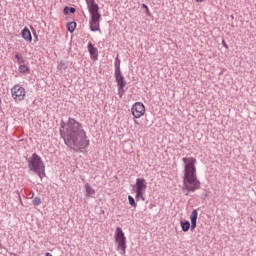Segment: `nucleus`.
<instances>
[{
    "mask_svg": "<svg viewBox=\"0 0 256 256\" xmlns=\"http://www.w3.org/2000/svg\"><path fill=\"white\" fill-rule=\"evenodd\" d=\"M59 131L65 146L76 153H83L84 149L89 147V138L83 128V123L75 118L69 117L66 122L61 120Z\"/></svg>",
    "mask_w": 256,
    "mask_h": 256,
    "instance_id": "f257e3e1",
    "label": "nucleus"
},
{
    "mask_svg": "<svg viewBox=\"0 0 256 256\" xmlns=\"http://www.w3.org/2000/svg\"><path fill=\"white\" fill-rule=\"evenodd\" d=\"M184 163V178L182 191L189 193H195L198 189H201V181L197 179V158L195 157H184L182 158Z\"/></svg>",
    "mask_w": 256,
    "mask_h": 256,
    "instance_id": "f03ea898",
    "label": "nucleus"
},
{
    "mask_svg": "<svg viewBox=\"0 0 256 256\" xmlns=\"http://www.w3.org/2000/svg\"><path fill=\"white\" fill-rule=\"evenodd\" d=\"M86 4L90 13V31H93L94 33L96 31H101V13L99 12V4L96 3L95 0H86Z\"/></svg>",
    "mask_w": 256,
    "mask_h": 256,
    "instance_id": "7ed1b4c3",
    "label": "nucleus"
},
{
    "mask_svg": "<svg viewBox=\"0 0 256 256\" xmlns=\"http://www.w3.org/2000/svg\"><path fill=\"white\" fill-rule=\"evenodd\" d=\"M27 163L29 171L36 173L40 179L46 177L45 162H43V159L37 153H33L32 156L27 159Z\"/></svg>",
    "mask_w": 256,
    "mask_h": 256,
    "instance_id": "20e7f679",
    "label": "nucleus"
},
{
    "mask_svg": "<svg viewBox=\"0 0 256 256\" xmlns=\"http://www.w3.org/2000/svg\"><path fill=\"white\" fill-rule=\"evenodd\" d=\"M115 241L118 243V250L120 249L121 255H125L127 251V238L121 227L116 228Z\"/></svg>",
    "mask_w": 256,
    "mask_h": 256,
    "instance_id": "39448f33",
    "label": "nucleus"
},
{
    "mask_svg": "<svg viewBox=\"0 0 256 256\" xmlns=\"http://www.w3.org/2000/svg\"><path fill=\"white\" fill-rule=\"evenodd\" d=\"M197 217H199V212H197L196 209H194L190 215V221L188 220H184L180 222L182 231H184V233H187V231H189V229H191V231H194L197 227Z\"/></svg>",
    "mask_w": 256,
    "mask_h": 256,
    "instance_id": "423d86ee",
    "label": "nucleus"
},
{
    "mask_svg": "<svg viewBox=\"0 0 256 256\" xmlns=\"http://www.w3.org/2000/svg\"><path fill=\"white\" fill-rule=\"evenodd\" d=\"M26 94H27V92L21 86V84H16L11 88L12 99H14L15 103L25 101Z\"/></svg>",
    "mask_w": 256,
    "mask_h": 256,
    "instance_id": "0eeeda50",
    "label": "nucleus"
},
{
    "mask_svg": "<svg viewBox=\"0 0 256 256\" xmlns=\"http://www.w3.org/2000/svg\"><path fill=\"white\" fill-rule=\"evenodd\" d=\"M131 113L135 119H141L145 115V105L141 102H136L132 105Z\"/></svg>",
    "mask_w": 256,
    "mask_h": 256,
    "instance_id": "6e6552de",
    "label": "nucleus"
},
{
    "mask_svg": "<svg viewBox=\"0 0 256 256\" xmlns=\"http://www.w3.org/2000/svg\"><path fill=\"white\" fill-rule=\"evenodd\" d=\"M133 191H147V180L145 178H137L136 183L132 186Z\"/></svg>",
    "mask_w": 256,
    "mask_h": 256,
    "instance_id": "1a4fd4ad",
    "label": "nucleus"
},
{
    "mask_svg": "<svg viewBox=\"0 0 256 256\" xmlns=\"http://www.w3.org/2000/svg\"><path fill=\"white\" fill-rule=\"evenodd\" d=\"M87 49L91 59L97 61L99 59V50L91 42L88 43Z\"/></svg>",
    "mask_w": 256,
    "mask_h": 256,
    "instance_id": "9d476101",
    "label": "nucleus"
},
{
    "mask_svg": "<svg viewBox=\"0 0 256 256\" xmlns=\"http://www.w3.org/2000/svg\"><path fill=\"white\" fill-rule=\"evenodd\" d=\"M114 77L116 79L117 87H125V85H127V82H125V76H123L121 71L115 72Z\"/></svg>",
    "mask_w": 256,
    "mask_h": 256,
    "instance_id": "9b49d317",
    "label": "nucleus"
},
{
    "mask_svg": "<svg viewBox=\"0 0 256 256\" xmlns=\"http://www.w3.org/2000/svg\"><path fill=\"white\" fill-rule=\"evenodd\" d=\"M22 38L24 41H27L28 43H31L33 41V36L31 35V30L26 26L21 31Z\"/></svg>",
    "mask_w": 256,
    "mask_h": 256,
    "instance_id": "f8f14e48",
    "label": "nucleus"
},
{
    "mask_svg": "<svg viewBox=\"0 0 256 256\" xmlns=\"http://www.w3.org/2000/svg\"><path fill=\"white\" fill-rule=\"evenodd\" d=\"M67 67H68V64L67 62L61 60L58 65H57V69L60 73H63L64 71H67Z\"/></svg>",
    "mask_w": 256,
    "mask_h": 256,
    "instance_id": "ddd939ff",
    "label": "nucleus"
},
{
    "mask_svg": "<svg viewBox=\"0 0 256 256\" xmlns=\"http://www.w3.org/2000/svg\"><path fill=\"white\" fill-rule=\"evenodd\" d=\"M114 69L115 73L121 71V59H119V55H117V57L115 58Z\"/></svg>",
    "mask_w": 256,
    "mask_h": 256,
    "instance_id": "4468645a",
    "label": "nucleus"
},
{
    "mask_svg": "<svg viewBox=\"0 0 256 256\" xmlns=\"http://www.w3.org/2000/svg\"><path fill=\"white\" fill-rule=\"evenodd\" d=\"M75 29H77V22L72 21L67 24V30L69 31V33H73Z\"/></svg>",
    "mask_w": 256,
    "mask_h": 256,
    "instance_id": "2eb2a0df",
    "label": "nucleus"
},
{
    "mask_svg": "<svg viewBox=\"0 0 256 256\" xmlns=\"http://www.w3.org/2000/svg\"><path fill=\"white\" fill-rule=\"evenodd\" d=\"M86 189V197H92V195L95 193V190L91 188V185L89 183L85 184Z\"/></svg>",
    "mask_w": 256,
    "mask_h": 256,
    "instance_id": "dca6fc26",
    "label": "nucleus"
},
{
    "mask_svg": "<svg viewBox=\"0 0 256 256\" xmlns=\"http://www.w3.org/2000/svg\"><path fill=\"white\" fill-rule=\"evenodd\" d=\"M14 57H15L18 65H22L23 63H25V58H23V55H21V53L16 52Z\"/></svg>",
    "mask_w": 256,
    "mask_h": 256,
    "instance_id": "f3484780",
    "label": "nucleus"
},
{
    "mask_svg": "<svg viewBox=\"0 0 256 256\" xmlns=\"http://www.w3.org/2000/svg\"><path fill=\"white\" fill-rule=\"evenodd\" d=\"M18 71L19 73H22L25 75V73H29L30 69H29V66L25 64H20V66L18 67Z\"/></svg>",
    "mask_w": 256,
    "mask_h": 256,
    "instance_id": "a211bd4d",
    "label": "nucleus"
},
{
    "mask_svg": "<svg viewBox=\"0 0 256 256\" xmlns=\"http://www.w3.org/2000/svg\"><path fill=\"white\" fill-rule=\"evenodd\" d=\"M75 11H77L75 9V7H69V6H65L64 9H63V13L64 15H69V13H75Z\"/></svg>",
    "mask_w": 256,
    "mask_h": 256,
    "instance_id": "6ab92c4d",
    "label": "nucleus"
},
{
    "mask_svg": "<svg viewBox=\"0 0 256 256\" xmlns=\"http://www.w3.org/2000/svg\"><path fill=\"white\" fill-rule=\"evenodd\" d=\"M136 193L135 199L136 201H139L140 199L145 201V192L141 191H134Z\"/></svg>",
    "mask_w": 256,
    "mask_h": 256,
    "instance_id": "aec40b11",
    "label": "nucleus"
},
{
    "mask_svg": "<svg viewBox=\"0 0 256 256\" xmlns=\"http://www.w3.org/2000/svg\"><path fill=\"white\" fill-rule=\"evenodd\" d=\"M128 201H129V205H131V207H134V208L137 207V202H135V198L133 196L129 195Z\"/></svg>",
    "mask_w": 256,
    "mask_h": 256,
    "instance_id": "412c9836",
    "label": "nucleus"
},
{
    "mask_svg": "<svg viewBox=\"0 0 256 256\" xmlns=\"http://www.w3.org/2000/svg\"><path fill=\"white\" fill-rule=\"evenodd\" d=\"M118 87V95L120 99L125 95V86H117Z\"/></svg>",
    "mask_w": 256,
    "mask_h": 256,
    "instance_id": "4be33fe9",
    "label": "nucleus"
},
{
    "mask_svg": "<svg viewBox=\"0 0 256 256\" xmlns=\"http://www.w3.org/2000/svg\"><path fill=\"white\" fill-rule=\"evenodd\" d=\"M32 205H34V207H39V205H41V198L40 197H35L32 200Z\"/></svg>",
    "mask_w": 256,
    "mask_h": 256,
    "instance_id": "5701e85b",
    "label": "nucleus"
},
{
    "mask_svg": "<svg viewBox=\"0 0 256 256\" xmlns=\"http://www.w3.org/2000/svg\"><path fill=\"white\" fill-rule=\"evenodd\" d=\"M142 9H145L146 15L148 17H151V10H149V6H147L146 4H142Z\"/></svg>",
    "mask_w": 256,
    "mask_h": 256,
    "instance_id": "b1692460",
    "label": "nucleus"
},
{
    "mask_svg": "<svg viewBox=\"0 0 256 256\" xmlns=\"http://www.w3.org/2000/svg\"><path fill=\"white\" fill-rule=\"evenodd\" d=\"M222 45L225 47V49H229V45H227V42L225 40H222Z\"/></svg>",
    "mask_w": 256,
    "mask_h": 256,
    "instance_id": "393cba45",
    "label": "nucleus"
},
{
    "mask_svg": "<svg viewBox=\"0 0 256 256\" xmlns=\"http://www.w3.org/2000/svg\"><path fill=\"white\" fill-rule=\"evenodd\" d=\"M207 197H208V194H207V193H203V194H202V199H207Z\"/></svg>",
    "mask_w": 256,
    "mask_h": 256,
    "instance_id": "a878e982",
    "label": "nucleus"
},
{
    "mask_svg": "<svg viewBox=\"0 0 256 256\" xmlns=\"http://www.w3.org/2000/svg\"><path fill=\"white\" fill-rule=\"evenodd\" d=\"M205 0H195L196 3H203Z\"/></svg>",
    "mask_w": 256,
    "mask_h": 256,
    "instance_id": "bb28decb",
    "label": "nucleus"
},
{
    "mask_svg": "<svg viewBox=\"0 0 256 256\" xmlns=\"http://www.w3.org/2000/svg\"><path fill=\"white\" fill-rule=\"evenodd\" d=\"M33 35L37 39V32H34Z\"/></svg>",
    "mask_w": 256,
    "mask_h": 256,
    "instance_id": "cd10ccee",
    "label": "nucleus"
}]
</instances>
